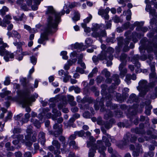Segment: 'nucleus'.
I'll list each match as a JSON object with an SVG mask.
<instances>
[{
    "label": "nucleus",
    "mask_w": 157,
    "mask_h": 157,
    "mask_svg": "<svg viewBox=\"0 0 157 157\" xmlns=\"http://www.w3.org/2000/svg\"><path fill=\"white\" fill-rule=\"evenodd\" d=\"M46 14L48 15L47 19V24L46 26L49 25V27L56 28L58 26L59 22L60 15L59 13H56L53 7L49 6L47 7V10Z\"/></svg>",
    "instance_id": "obj_1"
},
{
    "label": "nucleus",
    "mask_w": 157,
    "mask_h": 157,
    "mask_svg": "<svg viewBox=\"0 0 157 157\" xmlns=\"http://www.w3.org/2000/svg\"><path fill=\"white\" fill-rule=\"evenodd\" d=\"M139 85L140 86L139 95L141 97L145 95L149 90L150 88H152L155 85L153 82H151L147 85V81L145 80L140 81L139 82Z\"/></svg>",
    "instance_id": "obj_2"
},
{
    "label": "nucleus",
    "mask_w": 157,
    "mask_h": 157,
    "mask_svg": "<svg viewBox=\"0 0 157 157\" xmlns=\"http://www.w3.org/2000/svg\"><path fill=\"white\" fill-rule=\"evenodd\" d=\"M37 97V94L36 95H32L30 97L29 92H24L22 96L21 100L23 107L31 105L32 103L35 101V98Z\"/></svg>",
    "instance_id": "obj_3"
},
{
    "label": "nucleus",
    "mask_w": 157,
    "mask_h": 157,
    "mask_svg": "<svg viewBox=\"0 0 157 157\" xmlns=\"http://www.w3.org/2000/svg\"><path fill=\"white\" fill-rule=\"evenodd\" d=\"M8 47V45L6 43H5L0 46V55L2 56H4V58L6 62L9 61V56L11 59L14 58L13 53L9 52L5 49L6 47Z\"/></svg>",
    "instance_id": "obj_4"
},
{
    "label": "nucleus",
    "mask_w": 157,
    "mask_h": 157,
    "mask_svg": "<svg viewBox=\"0 0 157 157\" xmlns=\"http://www.w3.org/2000/svg\"><path fill=\"white\" fill-rule=\"evenodd\" d=\"M52 27H49V25L46 26L44 32L41 34V37L38 40V43L42 44L45 40H48L47 35L49 33L52 32Z\"/></svg>",
    "instance_id": "obj_5"
},
{
    "label": "nucleus",
    "mask_w": 157,
    "mask_h": 157,
    "mask_svg": "<svg viewBox=\"0 0 157 157\" xmlns=\"http://www.w3.org/2000/svg\"><path fill=\"white\" fill-rule=\"evenodd\" d=\"M92 30L94 31L92 34V36L94 37H99V40L102 43V40L101 39L102 37H105L106 36V33L105 30L101 31L100 33L96 31H97V29L95 27H94L92 29Z\"/></svg>",
    "instance_id": "obj_6"
},
{
    "label": "nucleus",
    "mask_w": 157,
    "mask_h": 157,
    "mask_svg": "<svg viewBox=\"0 0 157 157\" xmlns=\"http://www.w3.org/2000/svg\"><path fill=\"white\" fill-rule=\"evenodd\" d=\"M137 103L136 102V104H134L133 106L129 110L130 114L132 117L131 118L132 119L134 118L135 119V120L134 121V124L136 125H137V120L136 117V116L137 113Z\"/></svg>",
    "instance_id": "obj_7"
},
{
    "label": "nucleus",
    "mask_w": 157,
    "mask_h": 157,
    "mask_svg": "<svg viewBox=\"0 0 157 157\" xmlns=\"http://www.w3.org/2000/svg\"><path fill=\"white\" fill-rule=\"evenodd\" d=\"M98 145L94 144L93 145H96V147H94V149H98V152L103 156L105 155V151L106 150V147L103 145V144L101 141H97Z\"/></svg>",
    "instance_id": "obj_8"
},
{
    "label": "nucleus",
    "mask_w": 157,
    "mask_h": 157,
    "mask_svg": "<svg viewBox=\"0 0 157 157\" xmlns=\"http://www.w3.org/2000/svg\"><path fill=\"white\" fill-rule=\"evenodd\" d=\"M109 10L110 9L108 7L106 8L105 10L100 9L98 10V15L101 16L102 17H104L105 19L108 20L109 18L108 13Z\"/></svg>",
    "instance_id": "obj_9"
},
{
    "label": "nucleus",
    "mask_w": 157,
    "mask_h": 157,
    "mask_svg": "<svg viewBox=\"0 0 157 157\" xmlns=\"http://www.w3.org/2000/svg\"><path fill=\"white\" fill-rule=\"evenodd\" d=\"M62 124L59 125L57 123H56L53 126V128L55 130H57L55 131L54 136L55 137H58L63 132Z\"/></svg>",
    "instance_id": "obj_10"
},
{
    "label": "nucleus",
    "mask_w": 157,
    "mask_h": 157,
    "mask_svg": "<svg viewBox=\"0 0 157 157\" xmlns=\"http://www.w3.org/2000/svg\"><path fill=\"white\" fill-rule=\"evenodd\" d=\"M114 49L111 47H109L107 48V52L109 53V55L108 56L109 61H107V65L108 66H111L112 63V60L113 59V56L112 54L114 52Z\"/></svg>",
    "instance_id": "obj_11"
},
{
    "label": "nucleus",
    "mask_w": 157,
    "mask_h": 157,
    "mask_svg": "<svg viewBox=\"0 0 157 157\" xmlns=\"http://www.w3.org/2000/svg\"><path fill=\"white\" fill-rule=\"evenodd\" d=\"M131 136V134L129 133H127L124 136L123 140L121 142L120 144L122 146H126L129 143V139Z\"/></svg>",
    "instance_id": "obj_12"
},
{
    "label": "nucleus",
    "mask_w": 157,
    "mask_h": 157,
    "mask_svg": "<svg viewBox=\"0 0 157 157\" xmlns=\"http://www.w3.org/2000/svg\"><path fill=\"white\" fill-rule=\"evenodd\" d=\"M108 54L109 55V53L107 52V49L106 51L102 50L101 53L98 55L99 59L101 60H107Z\"/></svg>",
    "instance_id": "obj_13"
},
{
    "label": "nucleus",
    "mask_w": 157,
    "mask_h": 157,
    "mask_svg": "<svg viewBox=\"0 0 157 157\" xmlns=\"http://www.w3.org/2000/svg\"><path fill=\"white\" fill-rule=\"evenodd\" d=\"M38 140L43 145H44L46 141L45 134L43 132H40L38 135Z\"/></svg>",
    "instance_id": "obj_14"
},
{
    "label": "nucleus",
    "mask_w": 157,
    "mask_h": 157,
    "mask_svg": "<svg viewBox=\"0 0 157 157\" xmlns=\"http://www.w3.org/2000/svg\"><path fill=\"white\" fill-rule=\"evenodd\" d=\"M105 97V99H104V101H105V100L106 101V105L107 107H109L112 104L111 101L112 100L111 95L110 94H107Z\"/></svg>",
    "instance_id": "obj_15"
},
{
    "label": "nucleus",
    "mask_w": 157,
    "mask_h": 157,
    "mask_svg": "<svg viewBox=\"0 0 157 157\" xmlns=\"http://www.w3.org/2000/svg\"><path fill=\"white\" fill-rule=\"evenodd\" d=\"M12 17L11 16L10 14H7L6 15L3 20V22L5 25H7L9 24L10 23V20L11 19Z\"/></svg>",
    "instance_id": "obj_16"
},
{
    "label": "nucleus",
    "mask_w": 157,
    "mask_h": 157,
    "mask_svg": "<svg viewBox=\"0 0 157 157\" xmlns=\"http://www.w3.org/2000/svg\"><path fill=\"white\" fill-rule=\"evenodd\" d=\"M67 98L69 103L71 106H74L76 105V102L74 101V98L73 96L70 95H68L67 96Z\"/></svg>",
    "instance_id": "obj_17"
},
{
    "label": "nucleus",
    "mask_w": 157,
    "mask_h": 157,
    "mask_svg": "<svg viewBox=\"0 0 157 157\" xmlns=\"http://www.w3.org/2000/svg\"><path fill=\"white\" fill-rule=\"evenodd\" d=\"M96 147V145H93L91 147L88 153V157H94V154L96 152L95 149H94V147Z\"/></svg>",
    "instance_id": "obj_18"
},
{
    "label": "nucleus",
    "mask_w": 157,
    "mask_h": 157,
    "mask_svg": "<svg viewBox=\"0 0 157 157\" xmlns=\"http://www.w3.org/2000/svg\"><path fill=\"white\" fill-rule=\"evenodd\" d=\"M152 106L151 105H149L145 107L144 113L147 116H149L151 114V110L152 109Z\"/></svg>",
    "instance_id": "obj_19"
},
{
    "label": "nucleus",
    "mask_w": 157,
    "mask_h": 157,
    "mask_svg": "<svg viewBox=\"0 0 157 157\" xmlns=\"http://www.w3.org/2000/svg\"><path fill=\"white\" fill-rule=\"evenodd\" d=\"M107 87V86L105 84H103L101 86V88L102 89L101 91V93L103 96V98H104V96H105L107 94H106L107 92L106 91Z\"/></svg>",
    "instance_id": "obj_20"
},
{
    "label": "nucleus",
    "mask_w": 157,
    "mask_h": 157,
    "mask_svg": "<svg viewBox=\"0 0 157 157\" xmlns=\"http://www.w3.org/2000/svg\"><path fill=\"white\" fill-rule=\"evenodd\" d=\"M140 121L141 122H145V124H148L149 122V119L147 117L141 115L140 117Z\"/></svg>",
    "instance_id": "obj_21"
},
{
    "label": "nucleus",
    "mask_w": 157,
    "mask_h": 157,
    "mask_svg": "<svg viewBox=\"0 0 157 157\" xmlns=\"http://www.w3.org/2000/svg\"><path fill=\"white\" fill-rule=\"evenodd\" d=\"M144 124L141 123L139 124V130L138 129V134H143L145 133V131L144 130Z\"/></svg>",
    "instance_id": "obj_22"
},
{
    "label": "nucleus",
    "mask_w": 157,
    "mask_h": 157,
    "mask_svg": "<svg viewBox=\"0 0 157 157\" xmlns=\"http://www.w3.org/2000/svg\"><path fill=\"white\" fill-rule=\"evenodd\" d=\"M12 138L13 139L17 138L19 141H21L22 142H24V140L23 139L24 136L23 135H14L12 136Z\"/></svg>",
    "instance_id": "obj_23"
},
{
    "label": "nucleus",
    "mask_w": 157,
    "mask_h": 157,
    "mask_svg": "<svg viewBox=\"0 0 157 157\" xmlns=\"http://www.w3.org/2000/svg\"><path fill=\"white\" fill-rule=\"evenodd\" d=\"M34 5L32 6V9L33 10H36L38 9L37 5H39L40 2V0H34Z\"/></svg>",
    "instance_id": "obj_24"
},
{
    "label": "nucleus",
    "mask_w": 157,
    "mask_h": 157,
    "mask_svg": "<svg viewBox=\"0 0 157 157\" xmlns=\"http://www.w3.org/2000/svg\"><path fill=\"white\" fill-rule=\"evenodd\" d=\"M108 152L112 154V157H116L117 156V152L115 150H113V148L111 147H109L108 148Z\"/></svg>",
    "instance_id": "obj_25"
},
{
    "label": "nucleus",
    "mask_w": 157,
    "mask_h": 157,
    "mask_svg": "<svg viewBox=\"0 0 157 157\" xmlns=\"http://www.w3.org/2000/svg\"><path fill=\"white\" fill-rule=\"evenodd\" d=\"M127 14H128V15L126 16V19L128 21H130L131 18V10H130L128 9L127 11H124V15H127Z\"/></svg>",
    "instance_id": "obj_26"
},
{
    "label": "nucleus",
    "mask_w": 157,
    "mask_h": 157,
    "mask_svg": "<svg viewBox=\"0 0 157 157\" xmlns=\"http://www.w3.org/2000/svg\"><path fill=\"white\" fill-rule=\"evenodd\" d=\"M52 145L54 146H55L57 149H60L61 146V144L58 140H54L52 141Z\"/></svg>",
    "instance_id": "obj_27"
},
{
    "label": "nucleus",
    "mask_w": 157,
    "mask_h": 157,
    "mask_svg": "<svg viewBox=\"0 0 157 157\" xmlns=\"http://www.w3.org/2000/svg\"><path fill=\"white\" fill-rule=\"evenodd\" d=\"M113 113L110 110H108L107 112L105 114L104 118L107 120L110 117L113 116Z\"/></svg>",
    "instance_id": "obj_28"
},
{
    "label": "nucleus",
    "mask_w": 157,
    "mask_h": 157,
    "mask_svg": "<svg viewBox=\"0 0 157 157\" xmlns=\"http://www.w3.org/2000/svg\"><path fill=\"white\" fill-rule=\"evenodd\" d=\"M32 127L30 125L26 130V132L28 134V136H26L25 138L26 140H29V135H30L32 133Z\"/></svg>",
    "instance_id": "obj_29"
},
{
    "label": "nucleus",
    "mask_w": 157,
    "mask_h": 157,
    "mask_svg": "<svg viewBox=\"0 0 157 157\" xmlns=\"http://www.w3.org/2000/svg\"><path fill=\"white\" fill-rule=\"evenodd\" d=\"M8 8L6 6H4L2 9L0 10V14L2 16H4L6 14V12L8 11Z\"/></svg>",
    "instance_id": "obj_30"
},
{
    "label": "nucleus",
    "mask_w": 157,
    "mask_h": 157,
    "mask_svg": "<svg viewBox=\"0 0 157 157\" xmlns=\"http://www.w3.org/2000/svg\"><path fill=\"white\" fill-rule=\"evenodd\" d=\"M102 140L105 143V145L108 147H110L111 145V143L109 142V141L108 138L105 136H103L102 137Z\"/></svg>",
    "instance_id": "obj_31"
},
{
    "label": "nucleus",
    "mask_w": 157,
    "mask_h": 157,
    "mask_svg": "<svg viewBox=\"0 0 157 157\" xmlns=\"http://www.w3.org/2000/svg\"><path fill=\"white\" fill-rule=\"evenodd\" d=\"M131 138L130 139V141L132 143H135L137 140V137L136 135L134 134H131Z\"/></svg>",
    "instance_id": "obj_32"
},
{
    "label": "nucleus",
    "mask_w": 157,
    "mask_h": 157,
    "mask_svg": "<svg viewBox=\"0 0 157 157\" xmlns=\"http://www.w3.org/2000/svg\"><path fill=\"white\" fill-rule=\"evenodd\" d=\"M69 73L68 71H67L66 73H64V75L65 77L63 79V81L64 82H66L68 81L69 80V79L71 78V76L70 75H68Z\"/></svg>",
    "instance_id": "obj_33"
},
{
    "label": "nucleus",
    "mask_w": 157,
    "mask_h": 157,
    "mask_svg": "<svg viewBox=\"0 0 157 157\" xmlns=\"http://www.w3.org/2000/svg\"><path fill=\"white\" fill-rule=\"evenodd\" d=\"M102 75H105L106 78H109L110 75V72L107 71L106 69H104L101 72Z\"/></svg>",
    "instance_id": "obj_34"
},
{
    "label": "nucleus",
    "mask_w": 157,
    "mask_h": 157,
    "mask_svg": "<svg viewBox=\"0 0 157 157\" xmlns=\"http://www.w3.org/2000/svg\"><path fill=\"white\" fill-rule=\"evenodd\" d=\"M11 92L8 90H5L4 92L0 94V96L2 98H4L5 96L10 94Z\"/></svg>",
    "instance_id": "obj_35"
},
{
    "label": "nucleus",
    "mask_w": 157,
    "mask_h": 157,
    "mask_svg": "<svg viewBox=\"0 0 157 157\" xmlns=\"http://www.w3.org/2000/svg\"><path fill=\"white\" fill-rule=\"evenodd\" d=\"M116 98L118 101L120 102H122L124 101V98L123 97L121 96V94L119 93H116Z\"/></svg>",
    "instance_id": "obj_36"
},
{
    "label": "nucleus",
    "mask_w": 157,
    "mask_h": 157,
    "mask_svg": "<svg viewBox=\"0 0 157 157\" xmlns=\"http://www.w3.org/2000/svg\"><path fill=\"white\" fill-rule=\"evenodd\" d=\"M140 23L138 22V31L141 30L144 32H147L148 30V28L146 27H139V25Z\"/></svg>",
    "instance_id": "obj_37"
},
{
    "label": "nucleus",
    "mask_w": 157,
    "mask_h": 157,
    "mask_svg": "<svg viewBox=\"0 0 157 157\" xmlns=\"http://www.w3.org/2000/svg\"><path fill=\"white\" fill-rule=\"evenodd\" d=\"M75 121V119L74 118H71L67 124V127H71L72 126Z\"/></svg>",
    "instance_id": "obj_38"
},
{
    "label": "nucleus",
    "mask_w": 157,
    "mask_h": 157,
    "mask_svg": "<svg viewBox=\"0 0 157 157\" xmlns=\"http://www.w3.org/2000/svg\"><path fill=\"white\" fill-rule=\"evenodd\" d=\"M85 134V132L83 130H81L79 131H76L75 132V135H78L79 137L83 136Z\"/></svg>",
    "instance_id": "obj_39"
},
{
    "label": "nucleus",
    "mask_w": 157,
    "mask_h": 157,
    "mask_svg": "<svg viewBox=\"0 0 157 157\" xmlns=\"http://www.w3.org/2000/svg\"><path fill=\"white\" fill-rule=\"evenodd\" d=\"M75 144L76 143L74 140L70 141L69 143V144L70 146H72L74 148L76 149L78 148V147Z\"/></svg>",
    "instance_id": "obj_40"
},
{
    "label": "nucleus",
    "mask_w": 157,
    "mask_h": 157,
    "mask_svg": "<svg viewBox=\"0 0 157 157\" xmlns=\"http://www.w3.org/2000/svg\"><path fill=\"white\" fill-rule=\"evenodd\" d=\"M113 21L115 23L122 22L123 20L121 19L120 17L117 16H115L113 18Z\"/></svg>",
    "instance_id": "obj_41"
},
{
    "label": "nucleus",
    "mask_w": 157,
    "mask_h": 157,
    "mask_svg": "<svg viewBox=\"0 0 157 157\" xmlns=\"http://www.w3.org/2000/svg\"><path fill=\"white\" fill-rule=\"evenodd\" d=\"M129 99L132 101H136L137 99L136 95L134 94H132L129 97Z\"/></svg>",
    "instance_id": "obj_42"
},
{
    "label": "nucleus",
    "mask_w": 157,
    "mask_h": 157,
    "mask_svg": "<svg viewBox=\"0 0 157 157\" xmlns=\"http://www.w3.org/2000/svg\"><path fill=\"white\" fill-rule=\"evenodd\" d=\"M127 55L124 53L122 54L120 56V59L123 62L126 63L125 60L127 57Z\"/></svg>",
    "instance_id": "obj_43"
},
{
    "label": "nucleus",
    "mask_w": 157,
    "mask_h": 157,
    "mask_svg": "<svg viewBox=\"0 0 157 157\" xmlns=\"http://www.w3.org/2000/svg\"><path fill=\"white\" fill-rule=\"evenodd\" d=\"M75 15L73 18L74 20L77 21L79 19L80 16L79 14L77 12H75L74 13Z\"/></svg>",
    "instance_id": "obj_44"
},
{
    "label": "nucleus",
    "mask_w": 157,
    "mask_h": 157,
    "mask_svg": "<svg viewBox=\"0 0 157 157\" xmlns=\"http://www.w3.org/2000/svg\"><path fill=\"white\" fill-rule=\"evenodd\" d=\"M59 140L61 142H62V144H64V146H65V138L63 136H60L59 137Z\"/></svg>",
    "instance_id": "obj_45"
},
{
    "label": "nucleus",
    "mask_w": 157,
    "mask_h": 157,
    "mask_svg": "<svg viewBox=\"0 0 157 157\" xmlns=\"http://www.w3.org/2000/svg\"><path fill=\"white\" fill-rule=\"evenodd\" d=\"M97 123L98 124L101 125H104L105 124V122L102 120L101 117H99L98 118Z\"/></svg>",
    "instance_id": "obj_46"
},
{
    "label": "nucleus",
    "mask_w": 157,
    "mask_h": 157,
    "mask_svg": "<svg viewBox=\"0 0 157 157\" xmlns=\"http://www.w3.org/2000/svg\"><path fill=\"white\" fill-rule=\"evenodd\" d=\"M98 104H99L100 105L101 107L104 105L102 101L101 102H98L97 104L94 105L95 108L96 110H98L99 109V107Z\"/></svg>",
    "instance_id": "obj_47"
},
{
    "label": "nucleus",
    "mask_w": 157,
    "mask_h": 157,
    "mask_svg": "<svg viewBox=\"0 0 157 157\" xmlns=\"http://www.w3.org/2000/svg\"><path fill=\"white\" fill-rule=\"evenodd\" d=\"M10 82V78L9 77H7L6 78L5 81L4 82V84L5 85H9Z\"/></svg>",
    "instance_id": "obj_48"
},
{
    "label": "nucleus",
    "mask_w": 157,
    "mask_h": 157,
    "mask_svg": "<svg viewBox=\"0 0 157 157\" xmlns=\"http://www.w3.org/2000/svg\"><path fill=\"white\" fill-rule=\"evenodd\" d=\"M118 44L120 46H122L124 44L123 39L122 37H120L118 39Z\"/></svg>",
    "instance_id": "obj_49"
},
{
    "label": "nucleus",
    "mask_w": 157,
    "mask_h": 157,
    "mask_svg": "<svg viewBox=\"0 0 157 157\" xmlns=\"http://www.w3.org/2000/svg\"><path fill=\"white\" fill-rule=\"evenodd\" d=\"M21 129L20 128H14L13 131V134H18L21 132Z\"/></svg>",
    "instance_id": "obj_50"
},
{
    "label": "nucleus",
    "mask_w": 157,
    "mask_h": 157,
    "mask_svg": "<svg viewBox=\"0 0 157 157\" xmlns=\"http://www.w3.org/2000/svg\"><path fill=\"white\" fill-rule=\"evenodd\" d=\"M31 62L34 65H35L36 63L37 59L34 56L30 57Z\"/></svg>",
    "instance_id": "obj_51"
},
{
    "label": "nucleus",
    "mask_w": 157,
    "mask_h": 157,
    "mask_svg": "<svg viewBox=\"0 0 157 157\" xmlns=\"http://www.w3.org/2000/svg\"><path fill=\"white\" fill-rule=\"evenodd\" d=\"M49 111L50 109L48 108L43 109V111L42 113V115L43 116H45V115L47 113H48V112Z\"/></svg>",
    "instance_id": "obj_52"
},
{
    "label": "nucleus",
    "mask_w": 157,
    "mask_h": 157,
    "mask_svg": "<svg viewBox=\"0 0 157 157\" xmlns=\"http://www.w3.org/2000/svg\"><path fill=\"white\" fill-rule=\"evenodd\" d=\"M37 133L36 132H34L33 136L31 138V140L33 142H35L36 140V136H37Z\"/></svg>",
    "instance_id": "obj_53"
},
{
    "label": "nucleus",
    "mask_w": 157,
    "mask_h": 157,
    "mask_svg": "<svg viewBox=\"0 0 157 157\" xmlns=\"http://www.w3.org/2000/svg\"><path fill=\"white\" fill-rule=\"evenodd\" d=\"M104 80V78L101 76H98L96 79L97 82L98 83H100Z\"/></svg>",
    "instance_id": "obj_54"
},
{
    "label": "nucleus",
    "mask_w": 157,
    "mask_h": 157,
    "mask_svg": "<svg viewBox=\"0 0 157 157\" xmlns=\"http://www.w3.org/2000/svg\"><path fill=\"white\" fill-rule=\"evenodd\" d=\"M83 116L85 118H90V113L88 112H85L83 113Z\"/></svg>",
    "instance_id": "obj_55"
},
{
    "label": "nucleus",
    "mask_w": 157,
    "mask_h": 157,
    "mask_svg": "<svg viewBox=\"0 0 157 157\" xmlns=\"http://www.w3.org/2000/svg\"><path fill=\"white\" fill-rule=\"evenodd\" d=\"M76 71L79 72L81 74H83L85 72L83 69L78 67L76 68Z\"/></svg>",
    "instance_id": "obj_56"
},
{
    "label": "nucleus",
    "mask_w": 157,
    "mask_h": 157,
    "mask_svg": "<svg viewBox=\"0 0 157 157\" xmlns=\"http://www.w3.org/2000/svg\"><path fill=\"white\" fill-rule=\"evenodd\" d=\"M61 54L63 56V59H67L68 58V57L67 56V52L66 51H63L61 52Z\"/></svg>",
    "instance_id": "obj_57"
},
{
    "label": "nucleus",
    "mask_w": 157,
    "mask_h": 157,
    "mask_svg": "<svg viewBox=\"0 0 157 157\" xmlns=\"http://www.w3.org/2000/svg\"><path fill=\"white\" fill-rule=\"evenodd\" d=\"M34 125L37 128H39L40 127V122L36 120L33 123Z\"/></svg>",
    "instance_id": "obj_58"
},
{
    "label": "nucleus",
    "mask_w": 157,
    "mask_h": 157,
    "mask_svg": "<svg viewBox=\"0 0 157 157\" xmlns=\"http://www.w3.org/2000/svg\"><path fill=\"white\" fill-rule=\"evenodd\" d=\"M78 63L80 65L81 67H83V69H85L86 68V67L85 63L82 62V61L80 60H78Z\"/></svg>",
    "instance_id": "obj_59"
},
{
    "label": "nucleus",
    "mask_w": 157,
    "mask_h": 157,
    "mask_svg": "<svg viewBox=\"0 0 157 157\" xmlns=\"http://www.w3.org/2000/svg\"><path fill=\"white\" fill-rule=\"evenodd\" d=\"M24 157H32V154L31 152L26 151L24 154Z\"/></svg>",
    "instance_id": "obj_60"
},
{
    "label": "nucleus",
    "mask_w": 157,
    "mask_h": 157,
    "mask_svg": "<svg viewBox=\"0 0 157 157\" xmlns=\"http://www.w3.org/2000/svg\"><path fill=\"white\" fill-rule=\"evenodd\" d=\"M12 33L13 34L14 36L17 38H20V35L16 31H13L12 32Z\"/></svg>",
    "instance_id": "obj_61"
},
{
    "label": "nucleus",
    "mask_w": 157,
    "mask_h": 157,
    "mask_svg": "<svg viewBox=\"0 0 157 157\" xmlns=\"http://www.w3.org/2000/svg\"><path fill=\"white\" fill-rule=\"evenodd\" d=\"M86 44L88 46H90L91 45L92 40L90 38H87L85 41Z\"/></svg>",
    "instance_id": "obj_62"
},
{
    "label": "nucleus",
    "mask_w": 157,
    "mask_h": 157,
    "mask_svg": "<svg viewBox=\"0 0 157 157\" xmlns=\"http://www.w3.org/2000/svg\"><path fill=\"white\" fill-rule=\"evenodd\" d=\"M92 18V16L90 14H89V16L84 20V21L86 23H88L90 21Z\"/></svg>",
    "instance_id": "obj_63"
},
{
    "label": "nucleus",
    "mask_w": 157,
    "mask_h": 157,
    "mask_svg": "<svg viewBox=\"0 0 157 157\" xmlns=\"http://www.w3.org/2000/svg\"><path fill=\"white\" fill-rule=\"evenodd\" d=\"M104 125L105 126V128L107 129H109L111 126V125L109 122H105Z\"/></svg>",
    "instance_id": "obj_64"
}]
</instances>
